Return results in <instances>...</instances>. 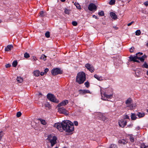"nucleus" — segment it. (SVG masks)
Wrapping results in <instances>:
<instances>
[{
  "label": "nucleus",
  "instance_id": "nucleus-1",
  "mask_svg": "<svg viewBox=\"0 0 148 148\" xmlns=\"http://www.w3.org/2000/svg\"><path fill=\"white\" fill-rule=\"evenodd\" d=\"M64 130L69 134H73L74 130V127L73 123L71 121L67 120H64L63 122Z\"/></svg>",
  "mask_w": 148,
  "mask_h": 148
},
{
  "label": "nucleus",
  "instance_id": "nucleus-2",
  "mask_svg": "<svg viewBox=\"0 0 148 148\" xmlns=\"http://www.w3.org/2000/svg\"><path fill=\"white\" fill-rule=\"evenodd\" d=\"M101 99L104 100H108L109 99H112L113 97V92L111 88L106 89L105 92H103L101 90Z\"/></svg>",
  "mask_w": 148,
  "mask_h": 148
},
{
  "label": "nucleus",
  "instance_id": "nucleus-3",
  "mask_svg": "<svg viewBox=\"0 0 148 148\" xmlns=\"http://www.w3.org/2000/svg\"><path fill=\"white\" fill-rule=\"evenodd\" d=\"M85 73L83 72H80L77 73L76 77V81L79 84H83L86 80Z\"/></svg>",
  "mask_w": 148,
  "mask_h": 148
},
{
  "label": "nucleus",
  "instance_id": "nucleus-4",
  "mask_svg": "<svg viewBox=\"0 0 148 148\" xmlns=\"http://www.w3.org/2000/svg\"><path fill=\"white\" fill-rule=\"evenodd\" d=\"M47 139L51 143V147H53L57 143V138L56 136L50 135L48 136Z\"/></svg>",
  "mask_w": 148,
  "mask_h": 148
},
{
  "label": "nucleus",
  "instance_id": "nucleus-5",
  "mask_svg": "<svg viewBox=\"0 0 148 148\" xmlns=\"http://www.w3.org/2000/svg\"><path fill=\"white\" fill-rule=\"evenodd\" d=\"M132 100L130 98H129L125 101V103L127 107H129V108L132 110L134 108L136 107V105L132 103Z\"/></svg>",
  "mask_w": 148,
  "mask_h": 148
},
{
  "label": "nucleus",
  "instance_id": "nucleus-6",
  "mask_svg": "<svg viewBox=\"0 0 148 148\" xmlns=\"http://www.w3.org/2000/svg\"><path fill=\"white\" fill-rule=\"evenodd\" d=\"M143 54V53L142 52H138L136 53V56H131L129 57L131 61H133L134 62H139L138 60V56L139 55H142Z\"/></svg>",
  "mask_w": 148,
  "mask_h": 148
},
{
  "label": "nucleus",
  "instance_id": "nucleus-7",
  "mask_svg": "<svg viewBox=\"0 0 148 148\" xmlns=\"http://www.w3.org/2000/svg\"><path fill=\"white\" fill-rule=\"evenodd\" d=\"M63 122H64V120L61 123H55L54 125V127L57 128L59 131L62 132L63 130H64Z\"/></svg>",
  "mask_w": 148,
  "mask_h": 148
},
{
  "label": "nucleus",
  "instance_id": "nucleus-8",
  "mask_svg": "<svg viewBox=\"0 0 148 148\" xmlns=\"http://www.w3.org/2000/svg\"><path fill=\"white\" fill-rule=\"evenodd\" d=\"M47 97L49 100L53 102L58 103L59 102L58 100L55 98L54 95L51 94H48Z\"/></svg>",
  "mask_w": 148,
  "mask_h": 148
},
{
  "label": "nucleus",
  "instance_id": "nucleus-9",
  "mask_svg": "<svg viewBox=\"0 0 148 148\" xmlns=\"http://www.w3.org/2000/svg\"><path fill=\"white\" fill-rule=\"evenodd\" d=\"M58 111L59 113L63 114L65 115H67L69 114L68 111L63 107H59Z\"/></svg>",
  "mask_w": 148,
  "mask_h": 148
},
{
  "label": "nucleus",
  "instance_id": "nucleus-10",
  "mask_svg": "<svg viewBox=\"0 0 148 148\" xmlns=\"http://www.w3.org/2000/svg\"><path fill=\"white\" fill-rule=\"evenodd\" d=\"M51 73L53 75H56L58 74H61L62 72L59 68H56L53 69L51 71Z\"/></svg>",
  "mask_w": 148,
  "mask_h": 148
},
{
  "label": "nucleus",
  "instance_id": "nucleus-11",
  "mask_svg": "<svg viewBox=\"0 0 148 148\" xmlns=\"http://www.w3.org/2000/svg\"><path fill=\"white\" fill-rule=\"evenodd\" d=\"M127 122L125 119H123L119 120L118 121L119 125L121 127H123L126 125Z\"/></svg>",
  "mask_w": 148,
  "mask_h": 148
},
{
  "label": "nucleus",
  "instance_id": "nucleus-12",
  "mask_svg": "<svg viewBox=\"0 0 148 148\" xmlns=\"http://www.w3.org/2000/svg\"><path fill=\"white\" fill-rule=\"evenodd\" d=\"M88 8L90 11H95L96 10L97 7L95 4L93 3H90L89 5Z\"/></svg>",
  "mask_w": 148,
  "mask_h": 148
},
{
  "label": "nucleus",
  "instance_id": "nucleus-13",
  "mask_svg": "<svg viewBox=\"0 0 148 148\" xmlns=\"http://www.w3.org/2000/svg\"><path fill=\"white\" fill-rule=\"evenodd\" d=\"M86 67L91 73L93 72L94 69L92 66L89 63H87L85 65Z\"/></svg>",
  "mask_w": 148,
  "mask_h": 148
},
{
  "label": "nucleus",
  "instance_id": "nucleus-14",
  "mask_svg": "<svg viewBox=\"0 0 148 148\" xmlns=\"http://www.w3.org/2000/svg\"><path fill=\"white\" fill-rule=\"evenodd\" d=\"M68 100H65L58 104V106L59 107L62 106H64L67 105L68 103Z\"/></svg>",
  "mask_w": 148,
  "mask_h": 148
},
{
  "label": "nucleus",
  "instance_id": "nucleus-15",
  "mask_svg": "<svg viewBox=\"0 0 148 148\" xmlns=\"http://www.w3.org/2000/svg\"><path fill=\"white\" fill-rule=\"evenodd\" d=\"M79 91V93L82 94H85L86 93H91L88 90H80Z\"/></svg>",
  "mask_w": 148,
  "mask_h": 148
},
{
  "label": "nucleus",
  "instance_id": "nucleus-16",
  "mask_svg": "<svg viewBox=\"0 0 148 148\" xmlns=\"http://www.w3.org/2000/svg\"><path fill=\"white\" fill-rule=\"evenodd\" d=\"M100 119L103 121H105L107 120V118L103 114L101 113H98Z\"/></svg>",
  "mask_w": 148,
  "mask_h": 148
},
{
  "label": "nucleus",
  "instance_id": "nucleus-17",
  "mask_svg": "<svg viewBox=\"0 0 148 148\" xmlns=\"http://www.w3.org/2000/svg\"><path fill=\"white\" fill-rule=\"evenodd\" d=\"M110 15L111 18L114 19H116L117 18L116 15L114 12H111Z\"/></svg>",
  "mask_w": 148,
  "mask_h": 148
},
{
  "label": "nucleus",
  "instance_id": "nucleus-18",
  "mask_svg": "<svg viewBox=\"0 0 148 148\" xmlns=\"http://www.w3.org/2000/svg\"><path fill=\"white\" fill-rule=\"evenodd\" d=\"M138 55V60H140L141 62H144L145 59L146 58H147V56L145 55H144L142 56L141 57H140L139 56H140Z\"/></svg>",
  "mask_w": 148,
  "mask_h": 148
},
{
  "label": "nucleus",
  "instance_id": "nucleus-19",
  "mask_svg": "<svg viewBox=\"0 0 148 148\" xmlns=\"http://www.w3.org/2000/svg\"><path fill=\"white\" fill-rule=\"evenodd\" d=\"M33 74L35 76L38 77L39 76L40 71L38 70H36L33 72Z\"/></svg>",
  "mask_w": 148,
  "mask_h": 148
},
{
  "label": "nucleus",
  "instance_id": "nucleus-20",
  "mask_svg": "<svg viewBox=\"0 0 148 148\" xmlns=\"http://www.w3.org/2000/svg\"><path fill=\"white\" fill-rule=\"evenodd\" d=\"M138 118H140L144 117L145 115V114L143 112H138L136 114Z\"/></svg>",
  "mask_w": 148,
  "mask_h": 148
},
{
  "label": "nucleus",
  "instance_id": "nucleus-21",
  "mask_svg": "<svg viewBox=\"0 0 148 148\" xmlns=\"http://www.w3.org/2000/svg\"><path fill=\"white\" fill-rule=\"evenodd\" d=\"M13 47V46L11 45H8L7 47H5V50L6 51H9L11 50Z\"/></svg>",
  "mask_w": 148,
  "mask_h": 148
},
{
  "label": "nucleus",
  "instance_id": "nucleus-22",
  "mask_svg": "<svg viewBox=\"0 0 148 148\" xmlns=\"http://www.w3.org/2000/svg\"><path fill=\"white\" fill-rule=\"evenodd\" d=\"M94 77L99 81H101L103 80V77L101 76H99L96 74L94 75Z\"/></svg>",
  "mask_w": 148,
  "mask_h": 148
},
{
  "label": "nucleus",
  "instance_id": "nucleus-23",
  "mask_svg": "<svg viewBox=\"0 0 148 148\" xmlns=\"http://www.w3.org/2000/svg\"><path fill=\"white\" fill-rule=\"evenodd\" d=\"M131 120H135L137 118L136 115L135 114L131 113Z\"/></svg>",
  "mask_w": 148,
  "mask_h": 148
},
{
  "label": "nucleus",
  "instance_id": "nucleus-24",
  "mask_svg": "<svg viewBox=\"0 0 148 148\" xmlns=\"http://www.w3.org/2000/svg\"><path fill=\"white\" fill-rule=\"evenodd\" d=\"M49 69L48 68L45 69L44 72H40V75L41 76H43L44 75H45L47 74V73Z\"/></svg>",
  "mask_w": 148,
  "mask_h": 148
},
{
  "label": "nucleus",
  "instance_id": "nucleus-25",
  "mask_svg": "<svg viewBox=\"0 0 148 148\" xmlns=\"http://www.w3.org/2000/svg\"><path fill=\"white\" fill-rule=\"evenodd\" d=\"M119 143L124 145L127 143V141L124 139L119 140L118 141Z\"/></svg>",
  "mask_w": 148,
  "mask_h": 148
},
{
  "label": "nucleus",
  "instance_id": "nucleus-26",
  "mask_svg": "<svg viewBox=\"0 0 148 148\" xmlns=\"http://www.w3.org/2000/svg\"><path fill=\"white\" fill-rule=\"evenodd\" d=\"M38 120H39L41 123L43 125H46V122L45 120L42 119H39Z\"/></svg>",
  "mask_w": 148,
  "mask_h": 148
},
{
  "label": "nucleus",
  "instance_id": "nucleus-27",
  "mask_svg": "<svg viewBox=\"0 0 148 148\" xmlns=\"http://www.w3.org/2000/svg\"><path fill=\"white\" fill-rule=\"evenodd\" d=\"M142 67L143 68L147 69L148 68V64L146 62H145L144 64L142 66Z\"/></svg>",
  "mask_w": 148,
  "mask_h": 148
},
{
  "label": "nucleus",
  "instance_id": "nucleus-28",
  "mask_svg": "<svg viewBox=\"0 0 148 148\" xmlns=\"http://www.w3.org/2000/svg\"><path fill=\"white\" fill-rule=\"evenodd\" d=\"M74 5H75L76 8L79 9H81V8L80 7V5L78 3H74Z\"/></svg>",
  "mask_w": 148,
  "mask_h": 148
},
{
  "label": "nucleus",
  "instance_id": "nucleus-29",
  "mask_svg": "<svg viewBox=\"0 0 148 148\" xmlns=\"http://www.w3.org/2000/svg\"><path fill=\"white\" fill-rule=\"evenodd\" d=\"M17 80L18 82L21 83L23 81V78L21 77H17Z\"/></svg>",
  "mask_w": 148,
  "mask_h": 148
},
{
  "label": "nucleus",
  "instance_id": "nucleus-30",
  "mask_svg": "<svg viewBox=\"0 0 148 148\" xmlns=\"http://www.w3.org/2000/svg\"><path fill=\"white\" fill-rule=\"evenodd\" d=\"M17 64V61L16 60H14L13 62L12 63V65L14 67H15L16 66Z\"/></svg>",
  "mask_w": 148,
  "mask_h": 148
},
{
  "label": "nucleus",
  "instance_id": "nucleus-31",
  "mask_svg": "<svg viewBox=\"0 0 148 148\" xmlns=\"http://www.w3.org/2000/svg\"><path fill=\"white\" fill-rule=\"evenodd\" d=\"M46 58H47V56H45L44 54H42V55L40 58L41 59L43 60L44 61H45L46 60Z\"/></svg>",
  "mask_w": 148,
  "mask_h": 148
},
{
  "label": "nucleus",
  "instance_id": "nucleus-32",
  "mask_svg": "<svg viewBox=\"0 0 148 148\" xmlns=\"http://www.w3.org/2000/svg\"><path fill=\"white\" fill-rule=\"evenodd\" d=\"M130 141L132 142H133L134 141V137L132 135H130Z\"/></svg>",
  "mask_w": 148,
  "mask_h": 148
},
{
  "label": "nucleus",
  "instance_id": "nucleus-33",
  "mask_svg": "<svg viewBox=\"0 0 148 148\" xmlns=\"http://www.w3.org/2000/svg\"><path fill=\"white\" fill-rule=\"evenodd\" d=\"M148 147V145H145L144 143H142L140 145V148H147Z\"/></svg>",
  "mask_w": 148,
  "mask_h": 148
},
{
  "label": "nucleus",
  "instance_id": "nucleus-34",
  "mask_svg": "<svg viewBox=\"0 0 148 148\" xmlns=\"http://www.w3.org/2000/svg\"><path fill=\"white\" fill-rule=\"evenodd\" d=\"M115 2V0H110L109 2V4L110 5L114 4Z\"/></svg>",
  "mask_w": 148,
  "mask_h": 148
},
{
  "label": "nucleus",
  "instance_id": "nucleus-35",
  "mask_svg": "<svg viewBox=\"0 0 148 148\" xmlns=\"http://www.w3.org/2000/svg\"><path fill=\"white\" fill-rule=\"evenodd\" d=\"M136 35L137 36H139L141 34V32L140 30H138L136 32Z\"/></svg>",
  "mask_w": 148,
  "mask_h": 148
},
{
  "label": "nucleus",
  "instance_id": "nucleus-36",
  "mask_svg": "<svg viewBox=\"0 0 148 148\" xmlns=\"http://www.w3.org/2000/svg\"><path fill=\"white\" fill-rule=\"evenodd\" d=\"M24 57L25 58H28L30 56L29 53L26 52L24 54Z\"/></svg>",
  "mask_w": 148,
  "mask_h": 148
},
{
  "label": "nucleus",
  "instance_id": "nucleus-37",
  "mask_svg": "<svg viewBox=\"0 0 148 148\" xmlns=\"http://www.w3.org/2000/svg\"><path fill=\"white\" fill-rule=\"evenodd\" d=\"M84 85L87 88H88L90 86L89 83L88 81L84 83Z\"/></svg>",
  "mask_w": 148,
  "mask_h": 148
},
{
  "label": "nucleus",
  "instance_id": "nucleus-38",
  "mask_svg": "<svg viewBox=\"0 0 148 148\" xmlns=\"http://www.w3.org/2000/svg\"><path fill=\"white\" fill-rule=\"evenodd\" d=\"M109 148H117L116 145L114 144H111Z\"/></svg>",
  "mask_w": 148,
  "mask_h": 148
},
{
  "label": "nucleus",
  "instance_id": "nucleus-39",
  "mask_svg": "<svg viewBox=\"0 0 148 148\" xmlns=\"http://www.w3.org/2000/svg\"><path fill=\"white\" fill-rule=\"evenodd\" d=\"M70 10L67 9H65L64 10V12L66 14H69L70 13Z\"/></svg>",
  "mask_w": 148,
  "mask_h": 148
},
{
  "label": "nucleus",
  "instance_id": "nucleus-40",
  "mask_svg": "<svg viewBox=\"0 0 148 148\" xmlns=\"http://www.w3.org/2000/svg\"><path fill=\"white\" fill-rule=\"evenodd\" d=\"M45 12L43 11H41L40 12V16H41L42 17L44 16Z\"/></svg>",
  "mask_w": 148,
  "mask_h": 148
},
{
  "label": "nucleus",
  "instance_id": "nucleus-41",
  "mask_svg": "<svg viewBox=\"0 0 148 148\" xmlns=\"http://www.w3.org/2000/svg\"><path fill=\"white\" fill-rule=\"evenodd\" d=\"M98 14L101 16H103L104 15V12L103 11H101L98 12Z\"/></svg>",
  "mask_w": 148,
  "mask_h": 148
},
{
  "label": "nucleus",
  "instance_id": "nucleus-42",
  "mask_svg": "<svg viewBox=\"0 0 148 148\" xmlns=\"http://www.w3.org/2000/svg\"><path fill=\"white\" fill-rule=\"evenodd\" d=\"M45 36L47 38H48L50 37V33L48 32H46L45 34Z\"/></svg>",
  "mask_w": 148,
  "mask_h": 148
},
{
  "label": "nucleus",
  "instance_id": "nucleus-43",
  "mask_svg": "<svg viewBox=\"0 0 148 148\" xmlns=\"http://www.w3.org/2000/svg\"><path fill=\"white\" fill-rule=\"evenodd\" d=\"M3 132L1 131H0V141L2 139V136H3Z\"/></svg>",
  "mask_w": 148,
  "mask_h": 148
},
{
  "label": "nucleus",
  "instance_id": "nucleus-44",
  "mask_svg": "<svg viewBox=\"0 0 148 148\" xmlns=\"http://www.w3.org/2000/svg\"><path fill=\"white\" fill-rule=\"evenodd\" d=\"M21 115V113L20 112H17L16 114L17 117H20Z\"/></svg>",
  "mask_w": 148,
  "mask_h": 148
},
{
  "label": "nucleus",
  "instance_id": "nucleus-45",
  "mask_svg": "<svg viewBox=\"0 0 148 148\" xmlns=\"http://www.w3.org/2000/svg\"><path fill=\"white\" fill-rule=\"evenodd\" d=\"M72 24L74 26H76L77 25V23L75 21H73Z\"/></svg>",
  "mask_w": 148,
  "mask_h": 148
},
{
  "label": "nucleus",
  "instance_id": "nucleus-46",
  "mask_svg": "<svg viewBox=\"0 0 148 148\" xmlns=\"http://www.w3.org/2000/svg\"><path fill=\"white\" fill-rule=\"evenodd\" d=\"M134 48L133 47H132L130 49V51L131 53L133 52L134 50Z\"/></svg>",
  "mask_w": 148,
  "mask_h": 148
},
{
  "label": "nucleus",
  "instance_id": "nucleus-47",
  "mask_svg": "<svg viewBox=\"0 0 148 148\" xmlns=\"http://www.w3.org/2000/svg\"><path fill=\"white\" fill-rule=\"evenodd\" d=\"M45 106L46 107L49 108L50 107V105L48 103H46L45 104Z\"/></svg>",
  "mask_w": 148,
  "mask_h": 148
},
{
  "label": "nucleus",
  "instance_id": "nucleus-48",
  "mask_svg": "<svg viewBox=\"0 0 148 148\" xmlns=\"http://www.w3.org/2000/svg\"><path fill=\"white\" fill-rule=\"evenodd\" d=\"M10 66H11V65H10V64H6L5 65V67L6 68L10 67Z\"/></svg>",
  "mask_w": 148,
  "mask_h": 148
},
{
  "label": "nucleus",
  "instance_id": "nucleus-49",
  "mask_svg": "<svg viewBox=\"0 0 148 148\" xmlns=\"http://www.w3.org/2000/svg\"><path fill=\"white\" fill-rule=\"evenodd\" d=\"M74 124L75 126H77L78 125V123L77 121H74L73 124Z\"/></svg>",
  "mask_w": 148,
  "mask_h": 148
},
{
  "label": "nucleus",
  "instance_id": "nucleus-50",
  "mask_svg": "<svg viewBox=\"0 0 148 148\" xmlns=\"http://www.w3.org/2000/svg\"><path fill=\"white\" fill-rule=\"evenodd\" d=\"M34 61H36L37 60V59L36 57L35 56H33L32 57Z\"/></svg>",
  "mask_w": 148,
  "mask_h": 148
},
{
  "label": "nucleus",
  "instance_id": "nucleus-51",
  "mask_svg": "<svg viewBox=\"0 0 148 148\" xmlns=\"http://www.w3.org/2000/svg\"><path fill=\"white\" fill-rule=\"evenodd\" d=\"M144 4L146 6H148V1H146L144 3Z\"/></svg>",
  "mask_w": 148,
  "mask_h": 148
},
{
  "label": "nucleus",
  "instance_id": "nucleus-52",
  "mask_svg": "<svg viewBox=\"0 0 148 148\" xmlns=\"http://www.w3.org/2000/svg\"><path fill=\"white\" fill-rule=\"evenodd\" d=\"M129 116L127 115H126L125 116V118L124 119H129Z\"/></svg>",
  "mask_w": 148,
  "mask_h": 148
},
{
  "label": "nucleus",
  "instance_id": "nucleus-53",
  "mask_svg": "<svg viewBox=\"0 0 148 148\" xmlns=\"http://www.w3.org/2000/svg\"><path fill=\"white\" fill-rule=\"evenodd\" d=\"M134 22L133 21L131 22V23H129L127 25V26H130L133 23H134Z\"/></svg>",
  "mask_w": 148,
  "mask_h": 148
},
{
  "label": "nucleus",
  "instance_id": "nucleus-54",
  "mask_svg": "<svg viewBox=\"0 0 148 148\" xmlns=\"http://www.w3.org/2000/svg\"><path fill=\"white\" fill-rule=\"evenodd\" d=\"M140 129V127L139 126H137L135 128L136 130H139Z\"/></svg>",
  "mask_w": 148,
  "mask_h": 148
},
{
  "label": "nucleus",
  "instance_id": "nucleus-55",
  "mask_svg": "<svg viewBox=\"0 0 148 148\" xmlns=\"http://www.w3.org/2000/svg\"><path fill=\"white\" fill-rule=\"evenodd\" d=\"M92 17L93 18H95L96 19H98V18H97V17L96 16L94 15L92 16Z\"/></svg>",
  "mask_w": 148,
  "mask_h": 148
},
{
  "label": "nucleus",
  "instance_id": "nucleus-56",
  "mask_svg": "<svg viewBox=\"0 0 148 148\" xmlns=\"http://www.w3.org/2000/svg\"><path fill=\"white\" fill-rule=\"evenodd\" d=\"M113 27L114 29L116 30H117L118 29V28L116 26H113Z\"/></svg>",
  "mask_w": 148,
  "mask_h": 148
},
{
  "label": "nucleus",
  "instance_id": "nucleus-57",
  "mask_svg": "<svg viewBox=\"0 0 148 148\" xmlns=\"http://www.w3.org/2000/svg\"><path fill=\"white\" fill-rule=\"evenodd\" d=\"M132 125H128V127H132Z\"/></svg>",
  "mask_w": 148,
  "mask_h": 148
},
{
  "label": "nucleus",
  "instance_id": "nucleus-58",
  "mask_svg": "<svg viewBox=\"0 0 148 148\" xmlns=\"http://www.w3.org/2000/svg\"><path fill=\"white\" fill-rule=\"evenodd\" d=\"M66 0H60V1L62 2H64Z\"/></svg>",
  "mask_w": 148,
  "mask_h": 148
},
{
  "label": "nucleus",
  "instance_id": "nucleus-59",
  "mask_svg": "<svg viewBox=\"0 0 148 148\" xmlns=\"http://www.w3.org/2000/svg\"><path fill=\"white\" fill-rule=\"evenodd\" d=\"M146 46L148 47V41H147V42L146 43Z\"/></svg>",
  "mask_w": 148,
  "mask_h": 148
},
{
  "label": "nucleus",
  "instance_id": "nucleus-60",
  "mask_svg": "<svg viewBox=\"0 0 148 148\" xmlns=\"http://www.w3.org/2000/svg\"><path fill=\"white\" fill-rule=\"evenodd\" d=\"M146 74H147V75H148V71H147V72H146Z\"/></svg>",
  "mask_w": 148,
  "mask_h": 148
},
{
  "label": "nucleus",
  "instance_id": "nucleus-61",
  "mask_svg": "<svg viewBox=\"0 0 148 148\" xmlns=\"http://www.w3.org/2000/svg\"><path fill=\"white\" fill-rule=\"evenodd\" d=\"M63 148H67L66 147H63Z\"/></svg>",
  "mask_w": 148,
  "mask_h": 148
},
{
  "label": "nucleus",
  "instance_id": "nucleus-62",
  "mask_svg": "<svg viewBox=\"0 0 148 148\" xmlns=\"http://www.w3.org/2000/svg\"><path fill=\"white\" fill-rule=\"evenodd\" d=\"M1 20H0V23H1Z\"/></svg>",
  "mask_w": 148,
  "mask_h": 148
},
{
  "label": "nucleus",
  "instance_id": "nucleus-63",
  "mask_svg": "<svg viewBox=\"0 0 148 148\" xmlns=\"http://www.w3.org/2000/svg\"><path fill=\"white\" fill-rule=\"evenodd\" d=\"M41 95V93H39V95Z\"/></svg>",
  "mask_w": 148,
  "mask_h": 148
},
{
  "label": "nucleus",
  "instance_id": "nucleus-64",
  "mask_svg": "<svg viewBox=\"0 0 148 148\" xmlns=\"http://www.w3.org/2000/svg\"><path fill=\"white\" fill-rule=\"evenodd\" d=\"M147 112H148V110H147Z\"/></svg>",
  "mask_w": 148,
  "mask_h": 148
}]
</instances>
